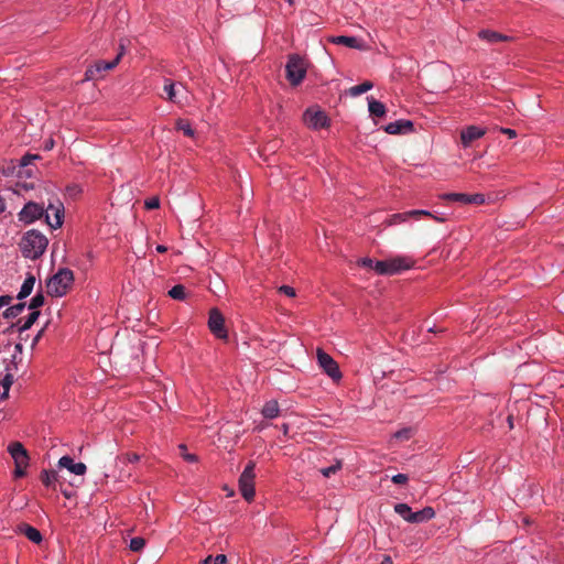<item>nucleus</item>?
Listing matches in <instances>:
<instances>
[{
	"instance_id": "60",
	"label": "nucleus",
	"mask_w": 564,
	"mask_h": 564,
	"mask_svg": "<svg viewBox=\"0 0 564 564\" xmlns=\"http://www.w3.org/2000/svg\"><path fill=\"white\" fill-rule=\"evenodd\" d=\"M282 430H283L284 435H286L288 432H289V425L288 424H283L282 425Z\"/></svg>"
},
{
	"instance_id": "43",
	"label": "nucleus",
	"mask_w": 564,
	"mask_h": 564,
	"mask_svg": "<svg viewBox=\"0 0 564 564\" xmlns=\"http://www.w3.org/2000/svg\"><path fill=\"white\" fill-rule=\"evenodd\" d=\"M408 480L409 477L405 474H397L392 477V482L397 485H404Z\"/></svg>"
},
{
	"instance_id": "16",
	"label": "nucleus",
	"mask_w": 564,
	"mask_h": 564,
	"mask_svg": "<svg viewBox=\"0 0 564 564\" xmlns=\"http://www.w3.org/2000/svg\"><path fill=\"white\" fill-rule=\"evenodd\" d=\"M58 466L68 469L75 475H84L86 473V465L84 463H75L74 459L67 455L58 460Z\"/></svg>"
},
{
	"instance_id": "51",
	"label": "nucleus",
	"mask_w": 564,
	"mask_h": 564,
	"mask_svg": "<svg viewBox=\"0 0 564 564\" xmlns=\"http://www.w3.org/2000/svg\"><path fill=\"white\" fill-rule=\"evenodd\" d=\"M44 334V328H42L36 335L35 337L33 338L32 340V344H31V347L34 348L36 346V344L39 343V340L42 338Z\"/></svg>"
},
{
	"instance_id": "54",
	"label": "nucleus",
	"mask_w": 564,
	"mask_h": 564,
	"mask_svg": "<svg viewBox=\"0 0 564 564\" xmlns=\"http://www.w3.org/2000/svg\"><path fill=\"white\" fill-rule=\"evenodd\" d=\"M14 350L17 354H22L23 345L21 343H17L14 346Z\"/></svg>"
},
{
	"instance_id": "42",
	"label": "nucleus",
	"mask_w": 564,
	"mask_h": 564,
	"mask_svg": "<svg viewBox=\"0 0 564 564\" xmlns=\"http://www.w3.org/2000/svg\"><path fill=\"white\" fill-rule=\"evenodd\" d=\"M160 206V199L158 197H151L145 200V208L155 209Z\"/></svg>"
},
{
	"instance_id": "50",
	"label": "nucleus",
	"mask_w": 564,
	"mask_h": 564,
	"mask_svg": "<svg viewBox=\"0 0 564 564\" xmlns=\"http://www.w3.org/2000/svg\"><path fill=\"white\" fill-rule=\"evenodd\" d=\"M12 301V297L10 295H1L0 296V308L9 305Z\"/></svg>"
},
{
	"instance_id": "24",
	"label": "nucleus",
	"mask_w": 564,
	"mask_h": 564,
	"mask_svg": "<svg viewBox=\"0 0 564 564\" xmlns=\"http://www.w3.org/2000/svg\"><path fill=\"white\" fill-rule=\"evenodd\" d=\"M478 36L481 40H485V41H487L489 43H497V42H500V41H507L508 40L507 35H503L501 33H498V32L491 31V30H481V31H479Z\"/></svg>"
},
{
	"instance_id": "22",
	"label": "nucleus",
	"mask_w": 564,
	"mask_h": 564,
	"mask_svg": "<svg viewBox=\"0 0 564 564\" xmlns=\"http://www.w3.org/2000/svg\"><path fill=\"white\" fill-rule=\"evenodd\" d=\"M261 413H262V415L265 419H275V417H278L279 414H280V406H279L278 401H275V400L268 401L263 405V408L261 410Z\"/></svg>"
},
{
	"instance_id": "52",
	"label": "nucleus",
	"mask_w": 564,
	"mask_h": 564,
	"mask_svg": "<svg viewBox=\"0 0 564 564\" xmlns=\"http://www.w3.org/2000/svg\"><path fill=\"white\" fill-rule=\"evenodd\" d=\"M501 132L506 133L509 138H514L517 135L516 130L509 128H502Z\"/></svg>"
},
{
	"instance_id": "34",
	"label": "nucleus",
	"mask_w": 564,
	"mask_h": 564,
	"mask_svg": "<svg viewBox=\"0 0 564 564\" xmlns=\"http://www.w3.org/2000/svg\"><path fill=\"white\" fill-rule=\"evenodd\" d=\"M44 295L42 292H39L36 293L32 299H31V302H30V305H29V308L32 310V311H36V308L41 307L44 305Z\"/></svg>"
},
{
	"instance_id": "9",
	"label": "nucleus",
	"mask_w": 564,
	"mask_h": 564,
	"mask_svg": "<svg viewBox=\"0 0 564 564\" xmlns=\"http://www.w3.org/2000/svg\"><path fill=\"white\" fill-rule=\"evenodd\" d=\"M442 199L458 202L462 204H475L481 205L485 203V196L482 194H464V193H445L440 196Z\"/></svg>"
},
{
	"instance_id": "63",
	"label": "nucleus",
	"mask_w": 564,
	"mask_h": 564,
	"mask_svg": "<svg viewBox=\"0 0 564 564\" xmlns=\"http://www.w3.org/2000/svg\"><path fill=\"white\" fill-rule=\"evenodd\" d=\"M12 358H13V361L15 360V358H18L17 352L12 356Z\"/></svg>"
},
{
	"instance_id": "46",
	"label": "nucleus",
	"mask_w": 564,
	"mask_h": 564,
	"mask_svg": "<svg viewBox=\"0 0 564 564\" xmlns=\"http://www.w3.org/2000/svg\"><path fill=\"white\" fill-rule=\"evenodd\" d=\"M408 214H409V217H414V216H419V215L432 216V214L430 212L424 210V209L410 210V212H408Z\"/></svg>"
},
{
	"instance_id": "48",
	"label": "nucleus",
	"mask_w": 564,
	"mask_h": 564,
	"mask_svg": "<svg viewBox=\"0 0 564 564\" xmlns=\"http://www.w3.org/2000/svg\"><path fill=\"white\" fill-rule=\"evenodd\" d=\"M117 477L120 481H123L131 477V471L130 470L126 471L123 468H121Z\"/></svg>"
},
{
	"instance_id": "6",
	"label": "nucleus",
	"mask_w": 564,
	"mask_h": 564,
	"mask_svg": "<svg viewBox=\"0 0 564 564\" xmlns=\"http://www.w3.org/2000/svg\"><path fill=\"white\" fill-rule=\"evenodd\" d=\"M316 356L319 367L327 373L328 377H330L333 380H339L341 378L338 364L333 359L330 355L325 352L323 349H317Z\"/></svg>"
},
{
	"instance_id": "39",
	"label": "nucleus",
	"mask_w": 564,
	"mask_h": 564,
	"mask_svg": "<svg viewBox=\"0 0 564 564\" xmlns=\"http://www.w3.org/2000/svg\"><path fill=\"white\" fill-rule=\"evenodd\" d=\"M180 449H181V453H182V456L183 458L188 462V463H195L197 462V456L195 454H188V453H185L186 452V445L184 444H181L180 446Z\"/></svg>"
},
{
	"instance_id": "21",
	"label": "nucleus",
	"mask_w": 564,
	"mask_h": 564,
	"mask_svg": "<svg viewBox=\"0 0 564 564\" xmlns=\"http://www.w3.org/2000/svg\"><path fill=\"white\" fill-rule=\"evenodd\" d=\"M368 100V110L372 117H383L387 112V108L384 104L379 100H376L373 97H367Z\"/></svg>"
},
{
	"instance_id": "47",
	"label": "nucleus",
	"mask_w": 564,
	"mask_h": 564,
	"mask_svg": "<svg viewBox=\"0 0 564 564\" xmlns=\"http://www.w3.org/2000/svg\"><path fill=\"white\" fill-rule=\"evenodd\" d=\"M29 465H15L14 475L15 477H23L25 475V469Z\"/></svg>"
},
{
	"instance_id": "11",
	"label": "nucleus",
	"mask_w": 564,
	"mask_h": 564,
	"mask_svg": "<svg viewBox=\"0 0 564 564\" xmlns=\"http://www.w3.org/2000/svg\"><path fill=\"white\" fill-rule=\"evenodd\" d=\"M415 261L409 256H397L388 259L390 275L399 274L414 265Z\"/></svg>"
},
{
	"instance_id": "13",
	"label": "nucleus",
	"mask_w": 564,
	"mask_h": 564,
	"mask_svg": "<svg viewBox=\"0 0 564 564\" xmlns=\"http://www.w3.org/2000/svg\"><path fill=\"white\" fill-rule=\"evenodd\" d=\"M384 131L389 134H408L414 131V124L411 120L400 119L388 123Z\"/></svg>"
},
{
	"instance_id": "17",
	"label": "nucleus",
	"mask_w": 564,
	"mask_h": 564,
	"mask_svg": "<svg viewBox=\"0 0 564 564\" xmlns=\"http://www.w3.org/2000/svg\"><path fill=\"white\" fill-rule=\"evenodd\" d=\"M334 44H343L350 48L365 50L366 44L362 40L356 36L339 35L330 39Z\"/></svg>"
},
{
	"instance_id": "57",
	"label": "nucleus",
	"mask_w": 564,
	"mask_h": 564,
	"mask_svg": "<svg viewBox=\"0 0 564 564\" xmlns=\"http://www.w3.org/2000/svg\"><path fill=\"white\" fill-rule=\"evenodd\" d=\"M507 421H508V425H509V427H510V429H513V416H512V415H509V416H508V419H507Z\"/></svg>"
},
{
	"instance_id": "31",
	"label": "nucleus",
	"mask_w": 564,
	"mask_h": 564,
	"mask_svg": "<svg viewBox=\"0 0 564 564\" xmlns=\"http://www.w3.org/2000/svg\"><path fill=\"white\" fill-rule=\"evenodd\" d=\"M140 460V456L138 454H126L117 458V465L126 466L129 463H137Z\"/></svg>"
},
{
	"instance_id": "14",
	"label": "nucleus",
	"mask_w": 564,
	"mask_h": 564,
	"mask_svg": "<svg viewBox=\"0 0 564 564\" xmlns=\"http://www.w3.org/2000/svg\"><path fill=\"white\" fill-rule=\"evenodd\" d=\"M8 452L14 460V465H29V454L20 442H13L8 446Z\"/></svg>"
},
{
	"instance_id": "32",
	"label": "nucleus",
	"mask_w": 564,
	"mask_h": 564,
	"mask_svg": "<svg viewBox=\"0 0 564 564\" xmlns=\"http://www.w3.org/2000/svg\"><path fill=\"white\" fill-rule=\"evenodd\" d=\"M176 129L183 131L184 134L187 135V137H193L194 135V130L192 129L189 122L186 121V120L178 119L176 121Z\"/></svg>"
},
{
	"instance_id": "5",
	"label": "nucleus",
	"mask_w": 564,
	"mask_h": 564,
	"mask_svg": "<svg viewBox=\"0 0 564 564\" xmlns=\"http://www.w3.org/2000/svg\"><path fill=\"white\" fill-rule=\"evenodd\" d=\"M303 121L310 128L318 130L329 126L327 115L318 108H308L303 113Z\"/></svg>"
},
{
	"instance_id": "56",
	"label": "nucleus",
	"mask_w": 564,
	"mask_h": 564,
	"mask_svg": "<svg viewBox=\"0 0 564 564\" xmlns=\"http://www.w3.org/2000/svg\"><path fill=\"white\" fill-rule=\"evenodd\" d=\"M200 564H213V556H207L204 561H202Z\"/></svg>"
},
{
	"instance_id": "36",
	"label": "nucleus",
	"mask_w": 564,
	"mask_h": 564,
	"mask_svg": "<svg viewBox=\"0 0 564 564\" xmlns=\"http://www.w3.org/2000/svg\"><path fill=\"white\" fill-rule=\"evenodd\" d=\"M145 545V540L141 536H135L130 540L129 547L133 552H140Z\"/></svg>"
},
{
	"instance_id": "40",
	"label": "nucleus",
	"mask_w": 564,
	"mask_h": 564,
	"mask_svg": "<svg viewBox=\"0 0 564 564\" xmlns=\"http://www.w3.org/2000/svg\"><path fill=\"white\" fill-rule=\"evenodd\" d=\"M411 429H402L394 433V437L398 440H409L411 437Z\"/></svg>"
},
{
	"instance_id": "29",
	"label": "nucleus",
	"mask_w": 564,
	"mask_h": 564,
	"mask_svg": "<svg viewBox=\"0 0 564 564\" xmlns=\"http://www.w3.org/2000/svg\"><path fill=\"white\" fill-rule=\"evenodd\" d=\"M394 511L399 516H401L406 522L410 521V516L412 512V509L406 503H397L394 506Z\"/></svg>"
},
{
	"instance_id": "3",
	"label": "nucleus",
	"mask_w": 564,
	"mask_h": 564,
	"mask_svg": "<svg viewBox=\"0 0 564 564\" xmlns=\"http://www.w3.org/2000/svg\"><path fill=\"white\" fill-rule=\"evenodd\" d=\"M306 75L305 61L297 54L289 56L285 65V76L292 86H299Z\"/></svg>"
},
{
	"instance_id": "30",
	"label": "nucleus",
	"mask_w": 564,
	"mask_h": 564,
	"mask_svg": "<svg viewBox=\"0 0 564 564\" xmlns=\"http://www.w3.org/2000/svg\"><path fill=\"white\" fill-rule=\"evenodd\" d=\"M164 91L170 101L176 102V89L175 84L172 80L165 79Z\"/></svg>"
},
{
	"instance_id": "27",
	"label": "nucleus",
	"mask_w": 564,
	"mask_h": 564,
	"mask_svg": "<svg viewBox=\"0 0 564 564\" xmlns=\"http://www.w3.org/2000/svg\"><path fill=\"white\" fill-rule=\"evenodd\" d=\"M169 295L173 299V300H177V301H183L186 299V290H185V286L182 285V284H176L174 285L170 291H169Z\"/></svg>"
},
{
	"instance_id": "25",
	"label": "nucleus",
	"mask_w": 564,
	"mask_h": 564,
	"mask_svg": "<svg viewBox=\"0 0 564 564\" xmlns=\"http://www.w3.org/2000/svg\"><path fill=\"white\" fill-rule=\"evenodd\" d=\"M372 87H373V84L369 80H366L362 84L350 87L348 90V94L352 97H357V96H360L361 94L370 90Z\"/></svg>"
},
{
	"instance_id": "23",
	"label": "nucleus",
	"mask_w": 564,
	"mask_h": 564,
	"mask_svg": "<svg viewBox=\"0 0 564 564\" xmlns=\"http://www.w3.org/2000/svg\"><path fill=\"white\" fill-rule=\"evenodd\" d=\"M34 284H35V276L31 273L28 274V276L25 278L21 289H20V292L18 293V300H23L25 297H28L33 288H34Z\"/></svg>"
},
{
	"instance_id": "58",
	"label": "nucleus",
	"mask_w": 564,
	"mask_h": 564,
	"mask_svg": "<svg viewBox=\"0 0 564 564\" xmlns=\"http://www.w3.org/2000/svg\"><path fill=\"white\" fill-rule=\"evenodd\" d=\"M380 564H392V560L390 556H386Z\"/></svg>"
},
{
	"instance_id": "62",
	"label": "nucleus",
	"mask_w": 564,
	"mask_h": 564,
	"mask_svg": "<svg viewBox=\"0 0 564 564\" xmlns=\"http://www.w3.org/2000/svg\"><path fill=\"white\" fill-rule=\"evenodd\" d=\"M52 147H53V141H51L50 143H47V144L45 145V148H46V149H52Z\"/></svg>"
},
{
	"instance_id": "33",
	"label": "nucleus",
	"mask_w": 564,
	"mask_h": 564,
	"mask_svg": "<svg viewBox=\"0 0 564 564\" xmlns=\"http://www.w3.org/2000/svg\"><path fill=\"white\" fill-rule=\"evenodd\" d=\"M373 270L381 275H390L389 267H388V259L376 261Z\"/></svg>"
},
{
	"instance_id": "19",
	"label": "nucleus",
	"mask_w": 564,
	"mask_h": 564,
	"mask_svg": "<svg viewBox=\"0 0 564 564\" xmlns=\"http://www.w3.org/2000/svg\"><path fill=\"white\" fill-rule=\"evenodd\" d=\"M18 530L20 533L24 534L33 543L39 544L42 542V534L36 528H34L30 524H26V523H21L18 527Z\"/></svg>"
},
{
	"instance_id": "7",
	"label": "nucleus",
	"mask_w": 564,
	"mask_h": 564,
	"mask_svg": "<svg viewBox=\"0 0 564 564\" xmlns=\"http://www.w3.org/2000/svg\"><path fill=\"white\" fill-rule=\"evenodd\" d=\"M45 209L42 205L29 202L26 203L23 208L18 214L19 220L22 221L25 225H30L37 219H41L45 215Z\"/></svg>"
},
{
	"instance_id": "61",
	"label": "nucleus",
	"mask_w": 564,
	"mask_h": 564,
	"mask_svg": "<svg viewBox=\"0 0 564 564\" xmlns=\"http://www.w3.org/2000/svg\"><path fill=\"white\" fill-rule=\"evenodd\" d=\"M289 3L290 7H293L295 4V0H284Z\"/></svg>"
},
{
	"instance_id": "45",
	"label": "nucleus",
	"mask_w": 564,
	"mask_h": 564,
	"mask_svg": "<svg viewBox=\"0 0 564 564\" xmlns=\"http://www.w3.org/2000/svg\"><path fill=\"white\" fill-rule=\"evenodd\" d=\"M375 260L370 259V258H362L361 260H359V264L365 267V268H369V269H372L373 270V267H375Z\"/></svg>"
},
{
	"instance_id": "55",
	"label": "nucleus",
	"mask_w": 564,
	"mask_h": 564,
	"mask_svg": "<svg viewBox=\"0 0 564 564\" xmlns=\"http://www.w3.org/2000/svg\"><path fill=\"white\" fill-rule=\"evenodd\" d=\"M167 250V248L163 245H158L156 246V251L160 252V253H163Z\"/></svg>"
},
{
	"instance_id": "20",
	"label": "nucleus",
	"mask_w": 564,
	"mask_h": 564,
	"mask_svg": "<svg viewBox=\"0 0 564 564\" xmlns=\"http://www.w3.org/2000/svg\"><path fill=\"white\" fill-rule=\"evenodd\" d=\"M40 316L39 311H32L28 318L22 323V321H18L15 324H12L10 328H18L20 335H22L25 330L30 329L32 325L36 322Z\"/></svg>"
},
{
	"instance_id": "4",
	"label": "nucleus",
	"mask_w": 564,
	"mask_h": 564,
	"mask_svg": "<svg viewBox=\"0 0 564 564\" xmlns=\"http://www.w3.org/2000/svg\"><path fill=\"white\" fill-rule=\"evenodd\" d=\"M254 462H249L239 477V490L247 501L254 497Z\"/></svg>"
},
{
	"instance_id": "8",
	"label": "nucleus",
	"mask_w": 564,
	"mask_h": 564,
	"mask_svg": "<svg viewBox=\"0 0 564 564\" xmlns=\"http://www.w3.org/2000/svg\"><path fill=\"white\" fill-rule=\"evenodd\" d=\"M208 327L210 332L219 339H227L228 332L225 327V318L216 307L209 311Z\"/></svg>"
},
{
	"instance_id": "1",
	"label": "nucleus",
	"mask_w": 564,
	"mask_h": 564,
	"mask_svg": "<svg viewBox=\"0 0 564 564\" xmlns=\"http://www.w3.org/2000/svg\"><path fill=\"white\" fill-rule=\"evenodd\" d=\"M48 239L39 230L26 231L20 242L23 257L32 260L39 259L46 250Z\"/></svg>"
},
{
	"instance_id": "2",
	"label": "nucleus",
	"mask_w": 564,
	"mask_h": 564,
	"mask_svg": "<svg viewBox=\"0 0 564 564\" xmlns=\"http://www.w3.org/2000/svg\"><path fill=\"white\" fill-rule=\"evenodd\" d=\"M74 282V273L67 268L59 269L46 283L51 296H64Z\"/></svg>"
},
{
	"instance_id": "38",
	"label": "nucleus",
	"mask_w": 564,
	"mask_h": 564,
	"mask_svg": "<svg viewBox=\"0 0 564 564\" xmlns=\"http://www.w3.org/2000/svg\"><path fill=\"white\" fill-rule=\"evenodd\" d=\"M408 218H409L408 212L406 213L394 214V215L391 216V218L389 220V225H394V224H399V223L405 221Z\"/></svg>"
},
{
	"instance_id": "12",
	"label": "nucleus",
	"mask_w": 564,
	"mask_h": 564,
	"mask_svg": "<svg viewBox=\"0 0 564 564\" xmlns=\"http://www.w3.org/2000/svg\"><path fill=\"white\" fill-rule=\"evenodd\" d=\"M45 221L52 228L56 229L63 225V216H64V207L62 204L58 206H54L52 204L48 205L45 212Z\"/></svg>"
},
{
	"instance_id": "53",
	"label": "nucleus",
	"mask_w": 564,
	"mask_h": 564,
	"mask_svg": "<svg viewBox=\"0 0 564 564\" xmlns=\"http://www.w3.org/2000/svg\"><path fill=\"white\" fill-rule=\"evenodd\" d=\"M7 209V204L4 198L0 195V215L3 214Z\"/></svg>"
},
{
	"instance_id": "26",
	"label": "nucleus",
	"mask_w": 564,
	"mask_h": 564,
	"mask_svg": "<svg viewBox=\"0 0 564 564\" xmlns=\"http://www.w3.org/2000/svg\"><path fill=\"white\" fill-rule=\"evenodd\" d=\"M24 308H25V303H18L15 305H12L3 312V317L7 319L14 318L18 315H20L24 311Z\"/></svg>"
},
{
	"instance_id": "15",
	"label": "nucleus",
	"mask_w": 564,
	"mask_h": 564,
	"mask_svg": "<svg viewBox=\"0 0 564 564\" xmlns=\"http://www.w3.org/2000/svg\"><path fill=\"white\" fill-rule=\"evenodd\" d=\"M486 133L485 129H481L477 126H469L462 130L460 132V141L464 148L470 147V144L480 139Z\"/></svg>"
},
{
	"instance_id": "49",
	"label": "nucleus",
	"mask_w": 564,
	"mask_h": 564,
	"mask_svg": "<svg viewBox=\"0 0 564 564\" xmlns=\"http://www.w3.org/2000/svg\"><path fill=\"white\" fill-rule=\"evenodd\" d=\"M213 564H227V557L224 554H218L213 557Z\"/></svg>"
},
{
	"instance_id": "41",
	"label": "nucleus",
	"mask_w": 564,
	"mask_h": 564,
	"mask_svg": "<svg viewBox=\"0 0 564 564\" xmlns=\"http://www.w3.org/2000/svg\"><path fill=\"white\" fill-rule=\"evenodd\" d=\"M40 156L37 154H25L21 158L20 165L21 166H28L30 165L34 160L39 159Z\"/></svg>"
},
{
	"instance_id": "59",
	"label": "nucleus",
	"mask_w": 564,
	"mask_h": 564,
	"mask_svg": "<svg viewBox=\"0 0 564 564\" xmlns=\"http://www.w3.org/2000/svg\"><path fill=\"white\" fill-rule=\"evenodd\" d=\"M431 217L434 218L438 223H443L444 221V218H442V217H438V216H435V215H432Z\"/></svg>"
},
{
	"instance_id": "10",
	"label": "nucleus",
	"mask_w": 564,
	"mask_h": 564,
	"mask_svg": "<svg viewBox=\"0 0 564 564\" xmlns=\"http://www.w3.org/2000/svg\"><path fill=\"white\" fill-rule=\"evenodd\" d=\"M122 56V52H120L112 61L105 62L99 61L95 65L87 68L85 72V79L86 80H94L97 77V74L101 72H107L116 67V65L119 63L120 58Z\"/></svg>"
},
{
	"instance_id": "35",
	"label": "nucleus",
	"mask_w": 564,
	"mask_h": 564,
	"mask_svg": "<svg viewBox=\"0 0 564 564\" xmlns=\"http://www.w3.org/2000/svg\"><path fill=\"white\" fill-rule=\"evenodd\" d=\"M13 383V376L11 373H7L4 378L1 380V384L3 387V393L1 395L2 399L8 398L10 387Z\"/></svg>"
},
{
	"instance_id": "18",
	"label": "nucleus",
	"mask_w": 564,
	"mask_h": 564,
	"mask_svg": "<svg viewBox=\"0 0 564 564\" xmlns=\"http://www.w3.org/2000/svg\"><path fill=\"white\" fill-rule=\"evenodd\" d=\"M435 517V511L432 507H425L420 511L411 512L410 523H422Z\"/></svg>"
},
{
	"instance_id": "44",
	"label": "nucleus",
	"mask_w": 564,
	"mask_h": 564,
	"mask_svg": "<svg viewBox=\"0 0 564 564\" xmlns=\"http://www.w3.org/2000/svg\"><path fill=\"white\" fill-rule=\"evenodd\" d=\"M279 292L285 294L289 297L295 296V290L289 285H282L279 288Z\"/></svg>"
},
{
	"instance_id": "37",
	"label": "nucleus",
	"mask_w": 564,
	"mask_h": 564,
	"mask_svg": "<svg viewBox=\"0 0 564 564\" xmlns=\"http://www.w3.org/2000/svg\"><path fill=\"white\" fill-rule=\"evenodd\" d=\"M341 469V462L337 460L336 464L325 467L321 469V473L324 477H330L333 474L337 473Z\"/></svg>"
},
{
	"instance_id": "28",
	"label": "nucleus",
	"mask_w": 564,
	"mask_h": 564,
	"mask_svg": "<svg viewBox=\"0 0 564 564\" xmlns=\"http://www.w3.org/2000/svg\"><path fill=\"white\" fill-rule=\"evenodd\" d=\"M57 479V474L54 470L44 469L41 473V481L46 486L51 487Z\"/></svg>"
}]
</instances>
